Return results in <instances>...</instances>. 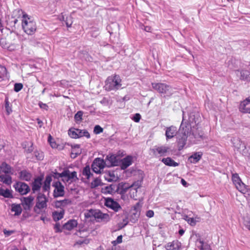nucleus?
Returning <instances> with one entry per match:
<instances>
[{"mask_svg":"<svg viewBox=\"0 0 250 250\" xmlns=\"http://www.w3.org/2000/svg\"><path fill=\"white\" fill-rule=\"evenodd\" d=\"M184 115L185 112L183 111V120L178 130L177 128L174 125H171L166 128V140L171 139L176 136L179 150L183 149L186 144L187 138L191 129V126L188 123L184 122Z\"/></svg>","mask_w":250,"mask_h":250,"instance_id":"1","label":"nucleus"},{"mask_svg":"<svg viewBox=\"0 0 250 250\" xmlns=\"http://www.w3.org/2000/svg\"><path fill=\"white\" fill-rule=\"evenodd\" d=\"M17 13L19 16L22 14V28L24 31L28 35H32L37 30L36 22L32 19L26 13L21 9L15 10L14 14Z\"/></svg>","mask_w":250,"mask_h":250,"instance_id":"2","label":"nucleus"},{"mask_svg":"<svg viewBox=\"0 0 250 250\" xmlns=\"http://www.w3.org/2000/svg\"><path fill=\"white\" fill-rule=\"evenodd\" d=\"M122 86L121 79L119 75H113L108 76L105 81L104 86L107 91L117 90Z\"/></svg>","mask_w":250,"mask_h":250,"instance_id":"3","label":"nucleus"},{"mask_svg":"<svg viewBox=\"0 0 250 250\" xmlns=\"http://www.w3.org/2000/svg\"><path fill=\"white\" fill-rule=\"evenodd\" d=\"M151 85L153 89L163 95L164 97H170L173 93L172 87L165 83H152Z\"/></svg>","mask_w":250,"mask_h":250,"instance_id":"4","label":"nucleus"},{"mask_svg":"<svg viewBox=\"0 0 250 250\" xmlns=\"http://www.w3.org/2000/svg\"><path fill=\"white\" fill-rule=\"evenodd\" d=\"M142 206L140 202H137L133 207H132L129 214L127 213L129 221L133 223H136L140 217L141 214Z\"/></svg>","mask_w":250,"mask_h":250,"instance_id":"5","label":"nucleus"},{"mask_svg":"<svg viewBox=\"0 0 250 250\" xmlns=\"http://www.w3.org/2000/svg\"><path fill=\"white\" fill-rule=\"evenodd\" d=\"M124 152L120 153L119 151L117 154H109L107 155L105 158V161L107 162V167H115L118 166L120 165V157L124 156Z\"/></svg>","mask_w":250,"mask_h":250,"instance_id":"6","label":"nucleus"},{"mask_svg":"<svg viewBox=\"0 0 250 250\" xmlns=\"http://www.w3.org/2000/svg\"><path fill=\"white\" fill-rule=\"evenodd\" d=\"M201 121V118L198 112H190L188 116V120L186 122L191 126V128L199 127V124Z\"/></svg>","mask_w":250,"mask_h":250,"instance_id":"7","label":"nucleus"},{"mask_svg":"<svg viewBox=\"0 0 250 250\" xmlns=\"http://www.w3.org/2000/svg\"><path fill=\"white\" fill-rule=\"evenodd\" d=\"M13 187L21 195H26L30 191L29 186L26 183L21 181L16 182Z\"/></svg>","mask_w":250,"mask_h":250,"instance_id":"8","label":"nucleus"},{"mask_svg":"<svg viewBox=\"0 0 250 250\" xmlns=\"http://www.w3.org/2000/svg\"><path fill=\"white\" fill-rule=\"evenodd\" d=\"M52 186L55 188L53 195L54 198H56L64 196V187L60 181L53 182Z\"/></svg>","mask_w":250,"mask_h":250,"instance_id":"9","label":"nucleus"},{"mask_svg":"<svg viewBox=\"0 0 250 250\" xmlns=\"http://www.w3.org/2000/svg\"><path fill=\"white\" fill-rule=\"evenodd\" d=\"M104 205L107 208H109L115 212H118L122 209L121 205L112 198L107 197L104 198Z\"/></svg>","mask_w":250,"mask_h":250,"instance_id":"10","label":"nucleus"},{"mask_svg":"<svg viewBox=\"0 0 250 250\" xmlns=\"http://www.w3.org/2000/svg\"><path fill=\"white\" fill-rule=\"evenodd\" d=\"M191 133L194 138L198 142L204 141L207 139V137L205 135L204 131L200 129L199 127L191 128L188 135H190Z\"/></svg>","mask_w":250,"mask_h":250,"instance_id":"11","label":"nucleus"},{"mask_svg":"<svg viewBox=\"0 0 250 250\" xmlns=\"http://www.w3.org/2000/svg\"><path fill=\"white\" fill-rule=\"evenodd\" d=\"M43 179V175H42L38 176L37 177L34 179V181L31 184L32 190L33 193H35L36 191L40 190L42 182Z\"/></svg>","mask_w":250,"mask_h":250,"instance_id":"12","label":"nucleus"},{"mask_svg":"<svg viewBox=\"0 0 250 250\" xmlns=\"http://www.w3.org/2000/svg\"><path fill=\"white\" fill-rule=\"evenodd\" d=\"M133 163V157L131 155H127L122 159H120V165L122 170H125Z\"/></svg>","mask_w":250,"mask_h":250,"instance_id":"13","label":"nucleus"},{"mask_svg":"<svg viewBox=\"0 0 250 250\" xmlns=\"http://www.w3.org/2000/svg\"><path fill=\"white\" fill-rule=\"evenodd\" d=\"M130 188H131V186L129 185L128 183L122 182L117 185L116 191L123 196Z\"/></svg>","mask_w":250,"mask_h":250,"instance_id":"14","label":"nucleus"},{"mask_svg":"<svg viewBox=\"0 0 250 250\" xmlns=\"http://www.w3.org/2000/svg\"><path fill=\"white\" fill-rule=\"evenodd\" d=\"M37 200L38 201L36 204V208H43L46 207L48 200L44 194L40 193L37 197Z\"/></svg>","mask_w":250,"mask_h":250,"instance_id":"15","label":"nucleus"},{"mask_svg":"<svg viewBox=\"0 0 250 250\" xmlns=\"http://www.w3.org/2000/svg\"><path fill=\"white\" fill-rule=\"evenodd\" d=\"M104 177L108 182H117L119 179L117 176H115V171L111 170L105 171Z\"/></svg>","mask_w":250,"mask_h":250,"instance_id":"16","label":"nucleus"},{"mask_svg":"<svg viewBox=\"0 0 250 250\" xmlns=\"http://www.w3.org/2000/svg\"><path fill=\"white\" fill-rule=\"evenodd\" d=\"M116 187L117 185L112 184L109 185V186L103 188L101 189V191L104 194H110L113 195L115 193H117V192L116 191Z\"/></svg>","mask_w":250,"mask_h":250,"instance_id":"17","label":"nucleus"},{"mask_svg":"<svg viewBox=\"0 0 250 250\" xmlns=\"http://www.w3.org/2000/svg\"><path fill=\"white\" fill-rule=\"evenodd\" d=\"M170 150V147L162 146H155L153 148L151 149L152 151L155 153L156 152H157L160 156H166V153L169 152Z\"/></svg>","mask_w":250,"mask_h":250,"instance_id":"18","label":"nucleus"},{"mask_svg":"<svg viewBox=\"0 0 250 250\" xmlns=\"http://www.w3.org/2000/svg\"><path fill=\"white\" fill-rule=\"evenodd\" d=\"M19 178L21 180L27 182L30 181L32 178V175L31 173L26 169L21 170L19 173Z\"/></svg>","mask_w":250,"mask_h":250,"instance_id":"19","label":"nucleus"},{"mask_svg":"<svg viewBox=\"0 0 250 250\" xmlns=\"http://www.w3.org/2000/svg\"><path fill=\"white\" fill-rule=\"evenodd\" d=\"M71 201L68 199H64L62 200H56L54 202L55 207L57 208H60L64 209L63 208L67 205L71 204Z\"/></svg>","mask_w":250,"mask_h":250,"instance_id":"20","label":"nucleus"},{"mask_svg":"<svg viewBox=\"0 0 250 250\" xmlns=\"http://www.w3.org/2000/svg\"><path fill=\"white\" fill-rule=\"evenodd\" d=\"M181 246V243L178 240H175L167 243L166 246V249L167 250H179Z\"/></svg>","mask_w":250,"mask_h":250,"instance_id":"21","label":"nucleus"},{"mask_svg":"<svg viewBox=\"0 0 250 250\" xmlns=\"http://www.w3.org/2000/svg\"><path fill=\"white\" fill-rule=\"evenodd\" d=\"M236 74L238 75L240 73V79L245 81H250V71L246 70H237L235 71Z\"/></svg>","mask_w":250,"mask_h":250,"instance_id":"22","label":"nucleus"},{"mask_svg":"<svg viewBox=\"0 0 250 250\" xmlns=\"http://www.w3.org/2000/svg\"><path fill=\"white\" fill-rule=\"evenodd\" d=\"M64 172H66V176H64V177H66L67 179L66 182H68L69 181L71 182L76 181L78 180V178L77 176V172L75 171L70 172L69 169H65Z\"/></svg>","mask_w":250,"mask_h":250,"instance_id":"23","label":"nucleus"},{"mask_svg":"<svg viewBox=\"0 0 250 250\" xmlns=\"http://www.w3.org/2000/svg\"><path fill=\"white\" fill-rule=\"evenodd\" d=\"M78 225L77 220L75 219H71L65 223L62 227V229H65L68 230H71L76 227Z\"/></svg>","mask_w":250,"mask_h":250,"instance_id":"24","label":"nucleus"},{"mask_svg":"<svg viewBox=\"0 0 250 250\" xmlns=\"http://www.w3.org/2000/svg\"><path fill=\"white\" fill-rule=\"evenodd\" d=\"M202 156V153L200 152H194L188 157V160L191 163L195 164L201 159Z\"/></svg>","mask_w":250,"mask_h":250,"instance_id":"25","label":"nucleus"},{"mask_svg":"<svg viewBox=\"0 0 250 250\" xmlns=\"http://www.w3.org/2000/svg\"><path fill=\"white\" fill-rule=\"evenodd\" d=\"M93 163H94V165H96V167H98L100 170L104 169L105 167H107L106 161L100 158L95 159Z\"/></svg>","mask_w":250,"mask_h":250,"instance_id":"26","label":"nucleus"},{"mask_svg":"<svg viewBox=\"0 0 250 250\" xmlns=\"http://www.w3.org/2000/svg\"><path fill=\"white\" fill-rule=\"evenodd\" d=\"M65 213L64 209L61 210L60 212L54 211L52 212V218L55 222H57L63 218Z\"/></svg>","mask_w":250,"mask_h":250,"instance_id":"27","label":"nucleus"},{"mask_svg":"<svg viewBox=\"0 0 250 250\" xmlns=\"http://www.w3.org/2000/svg\"><path fill=\"white\" fill-rule=\"evenodd\" d=\"M52 181V176L51 175H47L43 182L42 190L44 192L48 191L50 188V183Z\"/></svg>","mask_w":250,"mask_h":250,"instance_id":"28","label":"nucleus"},{"mask_svg":"<svg viewBox=\"0 0 250 250\" xmlns=\"http://www.w3.org/2000/svg\"><path fill=\"white\" fill-rule=\"evenodd\" d=\"M231 142L234 146L238 148H246L245 143L239 138H233L231 139Z\"/></svg>","mask_w":250,"mask_h":250,"instance_id":"29","label":"nucleus"},{"mask_svg":"<svg viewBox=\"0 0 250 250\" xmlns=\"http://www.w3.org/2000/svg\"><path fill=\"white\" fill-rule=\"evenodd\" d=\"M11 210L15 212V216H19L21 213L22 209L21 204L13 203L11 205Z\"/></svg>","mask_w":250,"mask_h":250,"instance_id":"30","label":"nucleus"},{"mask_svg":"<svg viewBox=\"0 0 250 250\" xmlns=\"http://www.w3.org/2000/svg\"><path fill=\"white\" fill-rule=\"evenodd\" d=\"M162 162L165 164L166 165L169 166V167H177L179 165L178 163L175 162L173 159H172L170 157H167L166 158H163L162 160Z\"/></svg>","mask_w":250,"mask_h":250,"instance_id":"31","label":"nucleus"},{"mask_svg":"<svg viewBox=\"0 0 250 250\" xmlns=\"http://www.w3.org/2000/svg\"><path fill=\"white\" fill-rule=\"evenodd\" d=\"M0 170L5 174L12 173L11 167L6 162H2L0 166Z\"/></svg>","mask_w":250,"mask_h":250,"instance_id":"32","label":"nucleus"},{"mask_svg":"<svg viewBox=\"0 0 250 250\" xmlns=\"http://www.w3.org/2000/svg\"><path fill=\"white\" fill-rule=\"evenodd\" d=\"M34 200V197L32 196H29L27 197H22L21 198V205H33V202Z\"/></svg>","mask_w":250,"mask_h":250,"instance_id":"33","label":"nucleus"},{"mask_svg":"<svg viewBox=\"0 0 250 250\" xmlns=\"http://www.w3.org/2000/svg\"><path fill=\"white\" fill-rule=\"evenodd\" d=\"M0 195L7 198H13L12 191L8 189H4L0 188Z\"/></svg>","mask_w":250,"mask_h":250,"instance_id":"34","label":"nucleus"},{"mask_svg":"<svg viewBox=\"0 0 250 250\" xmlns=\"http://www.w3.org/2000/svg\"><path fill=\"white\" fill-rule=\"evenodd\" d=\"M247 105L244 101H241L239 106V111L243 113L250 114V107H247Z\"/></svg>","mask_w":250,"mask_h":250,"instance_id":"35","label":"nucleus"},{"mask_svg":"<svg viewBox=\"0 0 250 250\" xmlns=\"http://www.w3.org/2000/svg\"><path fill=\"white\" fill-rule=\"evenodd\" d=\"M76 130L77 131V133H78V138H81L83 137H85L87 139L90 138V135L87 130H86L85 129L81 130V129H80L78 128L76 129Z\"/></svg>","mask_w":250,"mask_h":250,"instance_id":"36","label":"nucleus"},{"mask_svg":"<svg viewBox=\"0 0 250 250\" xmlns=\"http://www.w3.org/2000/svg\"><path fill=\"white\" fill-rule=\"evenodd\" d=\"M5 108L6 112V114L9 115L12 112V104L9 102L8 97H6L5 98Z\"/></svg>","mask_w":250,"mask_h":250,"instance_id":"37","label":"nucleus"},{"mask_svg":"<svg viewBox=\"0 0 250 250\" xmlns=\"http://www.w3.org/2000/svg\"><path fill=\"white\" fill-rule=\"evenodd\" d=\"M0 179L1 181L7 185H10L12 183V178L9 175H1L0 176Z\"/></svg>","mask_w":250,"mask_h":250,"instance_id":"38","label":"nucleus"},{"mask_svg":"<svg viewBox=\"0 0 250 250\" xmlns=\"http://www.w3.org/2000/svg\"><path fill=\"white\" fill-rule=\"evenodd\" d=\"M83 175L85 176L87 179H89L93 174L90 171V168L89 165H86L83 167L82 171Z\"/></svg>","mask_w":250,"mask_h":250,"instance_id":"39","label":"nucleus"},{"mask_svg":"<svg viewBox=\"0 0 250 250\" xmlns=\"http://www.w3.org/2000/svg\"><path fill=\"white\" fill-rule=\"evenodd\" d=\"M52 175H51L52 177H53L54 179H59L60 178L64 177V176H66L67 173L66 172H64V169L62 173H58L56 169H55L54 171H52Z\"/></svg>","mask_w":250,"mask_h":250,"instance_id":"40","label":"nucleus"},{"mask_svg":"<svg viewBox=\"0 0 250 250\" xmlns=\"http://www.w3.org/2000/svg\"><path fill=\"white\" fill-rule=\"evenodd\" d=\"M104 185L101 182V180L99 178H95L90 184V188H95L99 186H103Z\"/></svg>","mask_w":250,"mask_h":250,"instance_id":"41","label":"nucleus"},{"mask_svg":"<svg viewBox=\"0 0 250 250\" xmlns=\"http://www.w3.org/2000/svg\"><path fill=\"white\" fill-rule=\"evenodd\" d=\"M247 186L243 183L241 180L240 182H239L238 184L235 186L236 188L240 192H244L247 191Z\"/></svg>","mask_w":250,"mask_h":250,"instance_id":"42","label":"nucleus"},{"mask_svg":"<svg viewBox=\"0 0 250 250\" xmlns=\"http://www.w3.org/2000/svg\"><path fill=\"white\" fill-rule=\"evenodd\" d=\"M77 129V128H75L74 127H71L68 130V134L71 138L74 139L78 138L77 131L76 130Z\"/></svg>","mask_w":250,"mask_h":250,"instance_id":"43","label":"nucleus"},{"mask_svg":"<svg viewBox=\"0 0 250 250\" xmlns=\"http://www.w3.org/2000/svg\"><path fill=\"white\" fill-rule=\"evenodd\" d=\"M7 69L4 66L0 65V81L3 80L6 77Z\"/></svg>","mask_w":250,"mask_h":250,"instance_id":"44","label":"nucleus"},{"mask_svg":"<svg viewBox=\"0 0 250 250\" xmlns=\"http://www.w3.org/2000/svg\"><path fill=\"white\" fill-rule=\"evenodd\" d=\"M232 181L235 186L238 184L239 182L241 181V179L238 174L236 173L232 174Z\"/></svg>","mask_w":250,"mask_h":250,"instance_id":"45","label":"nucleus"},{"mask_svg":"<svg viewBox=\"0 0 250 250\" xmlns=\"http://www.w3.org/2000/svg\"><path fill=\"white\" fill-rule=\"evenodd\" d=\"M15 17H13L12 16V18L14 19L13 21H9V25L11 28V30L13 32L16 29V24L18 22V20L17 19L15 18Z\"/></svg>","mask_w":250,"mask_h":250,"instance_id":"46","label":"nucleus"},{"mask_svg":"<svg viewBox=\"0 0 250 250\" xmlns=\"http://www.w3.org/2000/svg\"><path fill=\"white\" fill-rule=\"evenodd\" d=\"M83 111H78L74 116L75 120L76 122H80L82 120V116L83 115Z\"/></svg>","mask_w":250,"mask_h":250,"instance_id":"47","label":"nucleus"},{"mask_svg":"<svg viewBox=\"0 0 250 250\" xmlns=\"http://www.w3.org/2000/svg\"><path fill=\"white\" fill-rule=\"evenodd\" d=\"M35 157L38 160H42L43 158V153L42 152L36 150L34 152Z\"/></svg>","mask_w":250,"mask_h":250,"instance_id":"48","label":"nucleus"},{"mask_svg":"<svg viewBox=\"0 0 250 250\" xmlns=\"http://www.w3.org/2000/svg\"><path fill=\"white\" fill-rule=\"evenodd\" d=\"M23 85L21 83H15L14 85V90L16 92H19L23 88Z\"/></svg>","mask_w":250,"mask_h":250,"instance_id":"49","label":"nucleus"},{"mask_svg":"<svg viewBox=\"0 0 250 250\" xmlns=\"http://www.w3.org/2000/svg\"><path fill=\"white\" fill-rule=\"evenodd\" d=\"M103 128L99 125H96L94 126L93 132L95 134H99L103 132Z\"/></svg>","mask_w":250,"mask_h":250,"instance_id":"50","label":"nucleus"},{"mask_svg":"<svg viewBox=\"0 0 250 250\" xmlns=\"http://www.w3.org/2000/svg\"><path fill=\"white\" fill-rule=\"evenodd\" d=\"M110 220V217L109 214L107 213H102L101 218L100 221H103L104 222H107Z\"/></svg>","mask_w":250,"mask_h":250,"instance_id":"51","label":"nucleus"},{"mask_svg":"<svg viewBox=\"0 0 250 250\" xmlns=\"http://www.w3.org/2000/svg\"><path fill=\"white\" fill-rule=\"evenodd\" d=\"M62 20L65 22V23L67 27H70L72 24V21L71 17H66V20H64V17H62Z\"/></svg>","mask_w":250,"mask_h":250,"instance_id":"52","label":"nucleus"},{"mask_svg":"<svg viewBox=\"0 0 250 250\" xmlns=\"http://www.w3.org/2000/svg\"><path fill=\"white\" fill-rule=\"evenodd\" d=\"M54 229L56 233H61L62 231V229L61 228L60 223H56L54 226Z\"/></svg>","mask_w":250,"mask_h":250,"instance_id":"53","label":"nucleus"},{"mask_svg":"<svg viewBox=\"0 0 250 250\" xmlns=\"http://www.w3.org/2000/svg\"><path fill=\"white\" fill-rule=\"evenodd\" d=\"M52 139V138L51 136L50 135H49L48 137V141L49 142L52 148H57L58 147L57 144H56V143L55 142L51 141Z\"/></svg>","mask_w":250,"mask_h":250,"instance_id":"54","label":"nucleus"},{"mask_svg":"<svg viewBox=\"0 0 250 250\" xmlns=\"http://www.w3.org/2000/svg\"><path fill=\"white\" fill-rule=\"evenodd\" d=\"M82 153L81 150H78L76 152L72 151L70 154V156L72 158L75 159L76 158L78 155H80Z\"/></svg>","mask_w":250,"mask_h":250,"instance_id":"55","label":"nucleus"},{"mask_svg":"<svg viewBox=\"0 0 250 250\" xmlns=\"http://www.w3.org/2000/svg\"><path fill=\"white\" fill-rule=\"evenodd\" d=\"M141 118V116L139 113L135 114L132 118V119L136 123H138Z\"/></svg>","mask_w":250,"mask_h":250,"instance_id":"56","label":"nucleus"},{"mask_svg":"<svg viewBox=\"0 0 250 250\" xmlns=\"http://www.w3.org/2000/svg\"><path fill=\"white\" fill-rule=\"evenodd\" d=\"M91 168L93 172L97 174L101 173V170L98 167H96V165H94V163H92L91 165Z\"/></svg>","mask_w":250,"mask_h":250,"instance_id":"57","label":"nucleus"},{"mask_svg":"<svg viewBox=\"0 0 250 250\" xmlns=\"http://www.w3.org/2000/svg\"><path fill=\"white\" fill-rule=\"evenodd\" d=\"M38 105H39V107L42 109H43V110H45L46 111L48 110V109L49 107H48V106L47 105V104H44L41 101L39 102Z\"/></svg>","mask_w":250,"mask_h":250,"instance_id":"58","label":"nucleus"},{"mask_svg":"<svg viewBox=\"0 0 250 250\" xmlns=\"http://www.w3.org/2000/svg\"><path fill=\"white\" fill-rule=\"evenodd\" d=\"M143 177H142L141 180H137V181L134 182L131 186V187H136L138 188H140L141 186V183L143 180Z\"/></svg>","mask_w":250,"mask_h":250,"instance_id":"59","label":"nucleus"},{"mask_svg":"<svg viewBox=\"0 0 250 250\" xmlns=\"http://www.w3.org/2000/svg\"><path fill=\"white\" fill-rule=\"evenodd\" d=\"M186 217L188 218V219L187 220L188 224H189L191 226H194L196 225V221L193 218L188 217L187 216H186Z\"/></svg>","mask_w":250,"mask_h":250,"instance_id":"60","label":"nucleus"},{"mask_svg":"<svg viewBox=\"0 0 250 250\" xmlns=\"http://www.w3.org/2000/svg\"><path fill=\"white\" fill-rule=\"evenodd\" d=\"M3 233L5 235V236L8 237L11 235V234L15 233V230H7L6 229H4L3 230Z\"/></svg>","mask_w":250,"mask_h":250,"instance_id":"61","label":"nucleus"},{"mask_svg":"<svg viewBox=\"0 0 250 250\" xmlns=\"http://www.w3.org/2000/svg\"><path fill=\"white\" fill-rule=\"evenodd\" d=\"M102 213L100 210H97L95 218L96 219H97V222H100V219L101 218V215L102 214Z\"/></svg>","mask_w":250,"mask_h":250,"instance_id":"62","label":"nucleus"},{"mask_svg":"<svg viewBox=\"0 0 250 250\" xmlns=\"http://www.w3.org/2000/svg\"><path fill=\"white\" fill-rule=\"evenodd\" d=\"M129 221V219L128 216L126 215L125 217L123 219V222L124 224L122 225V226L120 227V229H122L125 227L128 224Z\"/></svg>","mask_w":250,"mask_h":250,"instance_id":"63","label":"nucleus"},{"mask_svg":"<svg viewBox=\"0 0 250 250\" xmlns=\"http://www.w3.org/2000/svg\"><path fill=\"white\" fill-rule=\"evenodd\" d=\"M0 45L4 48H6L8 47V45L7 44L5 40L3 39H1L0 40Z\"/></svg>","mask_w":250,"mask_h":250,"instance_id":"64","label":"nucleus"}]
</instances>
